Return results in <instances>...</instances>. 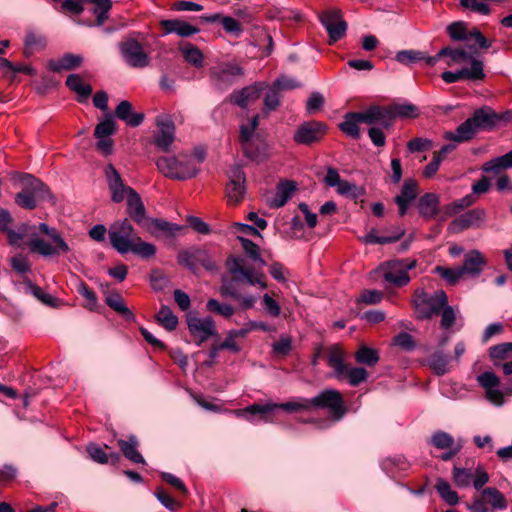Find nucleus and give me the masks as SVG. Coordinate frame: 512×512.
<instances>
[{"label": "nucleus", "mask_w": 512, "mask_h": 512, "mask_svg": "<svg viewBox=\"0 0 512 512\" xmlns=\"http://www.w3.org/2000/svg\"><path fill=\"white\" fill-rule=\"evenodd\" d=\"M327 364L334 370L335 376L338 379H342L346 371L347 366L344 363L343 352L337 346L330 349Z\"/></svg>", "instance_id": "ea45409f"}, {"label": "nucleus", "mask_w": 512, "mask_h": 512, "mask_svg": "<svg viewBox=\"0 0 512 512\" xmlns=\"http://www.w3.org/2000/svg\"><path fill=\"white\" fill-rule=\"evenodd\" d=\"M106 304L117 313L121 314L126 320H133L134 315L126 306L122 296L118 293H112L106 297Z\"/></svg>", "instance_id": "a18cd8bd"}, {"label": "nucleus", "mask_w": 512, "mask_h": 512, "mask_svg": "<svg viewBox=\"0 0 512 512\" xmlns=\"http://www.w3.org/2000/svg\"><path fill=\"white\" fill-rule=\"evenodd\" d=\"M336 190L338 194L353 200H357L365 194V189L363 187L350 183L347 180H343Z\"/></svg>", "instance_id": "5fc2aeb1"}, {"label": "nucleus", "mask_w": 512, "mask_h": 512, "mask_svg": "<svg viewBox=\"0 0 512 512\" xmlns=\"http://www.w3.org/2000/svg\"><path fill=\"white\" fill-rule=\"evenodd\" d=\"M446 32L454 41H465L466 44H470V41L473 40L475 48L488 49L491 47V42L478 29L474 28L468 31L467 23L464 21L452 22L446 27Z\"/></svg>", "instance_id": "9d476101"}, {"label": "nucleus", "mask_w": 512, "mask_h": 512, "mask_svg": "<svg viewBox=\"0 0 512 512\" xmlns=\"http://www.w3.org/2000/svg\"><path fill=\"white\" fill-rule=\"evenodd\" d=\"M390 112L393 118H414L418 115V108L413 104H398Z\"/></svg>", "instance_id": "69168bd1"}, {"label": "nucleus", "mask_w": 512, "mask_h": 512, "mask_svg": "<svg viewBox=\"0 0 512 512\" xmlns=\"http://www.w3.org/2000/svg\"><path fill=\"white\" fill-rule=\"evenodd\" d=\"M158 170L164 176L184 180L191 177V170L189 164L179 161L174 156L160 157L155 162Z\"/></svg>", "instance_id": "6ab92c4d"}, {"label": "nucleus", "mask_w": 512, "mask_h": 512, "mask_svg": "<svg viewBox=\"0 0 512 512\" xmlns=\"http://www.w3.org/2000/svg\"><path fill=\"white\" fill-rule=\"evenodd\" d=\"M498 117L497 114L487 106L474 111L473 115L461 123L455 132L447 131L444 139L463 143L471 140L478 130L492 128Z\"/></svg>", "instance_id": "20e7f679"}, {"label": "nucleus", "mask_w": 512, "mask_h": 512, "mask_svg": "<svg viewBox=\"0 0 512 512\" xmlns=\"http://www.w3.org/2000/svg\"><path fill=\"white\" fill-rule=\"evenodd\" d=\"M310 401L311 408L328 409L334 421L341 420L347 412L341 393L335 389H325Z\"/></svg>", "instance_id": "6e6552de"}, {"label": "nucleus", "mask_w": 512, "mask_h": 512, "mask_svg": "<svg viewBox=\"0 0 512 512\" xmlns=\"http://www.w3.org/2000/svg\"><path fill=\"white\" fill-rule=\"evenodd\" d=\"M477 48L475 45L466 44V48H452L450 46L442 48L433 58L428 59L430 67L436 65V63L442 58L447 57V65L453 66L456 64L469 63L471 65V59H477L474 57Z\"/></svg>", "instance_id": "f8f14e48"}, {"label": "nucleus", "mask_w": 512, "mask_h": 512, "mask_svg": "<svg viewBox=\"0 0 512 512\" xmlns=\"http://www.w3.org/2000/svg\"><path fill=\"white\" fill-rule=\"evenodd\" d=\"M264 89V84L257 82L251 86L245 87L231 95L232 102L241 108H246L249 103L256 101Z\"/></svg>", "instance_id": "c85d7f7f"}, {"label": "nucleus", "mask_w": 512, "mask_h": 512, "mask_svg": "<svg viewBox=\"0 0 512 512\" xmlns=\"http://www.w3.org/2000/svg\"><path fill=\"white\" fill-rule=\"evenodd\" d=\"M243 74V68L236 63H223L211 71V76L219 88H226L232 85Z\"/></svg>", "instance_id": "4be33fe9"}, {"label": "nucleus", "mask_w": 512, "mask_h": 512, "mask_svg": "<svg viewBox=\"0 0 512 512\" xmlns=\"http://www.w3.org/2000/svg\"><path fill=\"white\" fill-rule=\"evenodd\" d=\"M199 20L204 23H214L218 20H221L222 27L227 33L233 34L235 36H239L242 33L239 22L230 16L221 17L219 13H214L210 16L199 17Z\"/></svg>", "instance_id": "e433bc0d"}, {"label": "nucleus", "mask_w": 512, "mask_h": 512, "mask_svg": "<svg viewBox=\"0 0 512 512\" xmlns=\"http://www.w3.org/2000/svg\"><path fill=\"white\" fill-rule=\"evenodd\" d=\"M10 264L12 269L21 275L31 271V263L28 257L23 254L13 256L10 260Z\"/></svg>", "instance_id": "338daca9"}, {"label": "nucleus", "mask_w": 512, "mask_h": 512, "mask_svg": "<svg viewBox=\"0 0 512 512\" xmlns=\"http://www.w3.org/2000/svg\"><path fill=\"white\" fill-rule=\"evenodd\" d=\"M238 239L241 242L242 248L245 251V253L260 267H263L266 265V262L263 260L260 254V248L259 246L254 243L253 241L239 236Z\"/></svg>", "instance_id": "3c124183"}, {"label": "nucleus", "mask_w": 512, "mask_h": 512, "mask_svg": "<svg viewBox=\"0 0 512 512\" xmlns=\"http://www.w3.org/2000/svg\"><path fill=\"white\" fill-rule=\"evenodd\" d=\"M155 497L158 501L168 510L177 511L181 504L178 500L173 498L167 491H165L162 487H157L154 492Z\"/></svg>", "instance_id": "13d9d810"}, {"label": "nucleus", "mask_w": 512, "mask_h": 512, "mask_svg": "<svg viewBox=\"0 0 512 512\" xmlns=\"http://www.w3.org/2000/svg\"><path fill=\"white\" fill-rule=\"evenodd\" d=\"M440 199L435 193H426L418 201L419 213L425 219L434 218L439 212Z\"/></svg>", "instance_id": "2f4dec72"}, {"label": "nucleus", "mask_w": 512, "mask_h": 512, "mask_svg": "<svg viewBox=\"0 0 512 512\" xmlns=\"http://www.w3.org/2000/svg\"><path fill=\"white\" fill-rule=\"evenodd\" d=\"M108 236L111 246L119 254L131 252L143 259H148L156 253L155 245L142 240L127 218L112 223L108 230Z\"/></svg>", "instance_id": "7ed1b4c3"}, {"label": "nucleus", "mask_w": 512, "mask_h": 512, "mask_svg": "<svg viewBox=\"0 0 512 512\" xmlns=\"http://www.w3.org/2000/svg\"><path fill=\"white\" fill-rule=\"evenodd\" d=\"M296 189L294 182L285 181L281 182L277 186V191L273 198L268 200V204L271 208L283 207L287 201L291 198L294 190Z\"/></svg>", "instance_id": "f704fd0d"}, {"label": "nucleus", "mask_w": 512, "mask_h": 512, "mask_svg": "<svg viewBox=\"0 0 512 512\" xmlns=\"http://www.w3.org/2000/svg\"><path fill=\"white\" fill-rule=\"evenodd\" d=\"M29 292L42 303L48 306H56L57 299L48 293H45L39 286L33 284L29 279L25 280Z\"/></svg>", "instance_id": "4d7b16f0"}, {"label": "nucleus", "mask_w": 512, "mask_h": 512, "mask_svg": "<svg viewBox=\"0 0 512 512\" xmlns=\"http://www.w3.org/2000/svg\"><path fill=\"white\" fill-rule=\"evenodd\" d=\"M355 359L358 363L372 367L376 365L380 359L376 349L362 345L355 353Z\"/></svg>", "instance_id": "49530a36"}, {"label": "nucleus", "mask_w": 512, "mask_h": 512, "mask_svg": "<svg viewBox=\"0 0 512 512\" xmlns=\"http://www.w3.org/2000/svg\"><path fill=\"white\" fill-rule=\"evenodd\" d=\"M361 124L357 112H348L344 115L343 121L339 124V129L347 136L353 139L360 138L359 125Z\"/></svg>", "instance_id": "58836bf2"}, {"label": "nucleus", "mask_w": 512, "mask_h": 512, "mask_svg": "<svg viewBox=\"0 0 512 512\" xmlns=\"http://www.w3.org/2000/svg\"><path fill=\"white\" fill-rule=\"evenodd\" d=\"M157 130L153 134L154 145L162 152H169L175 140V126L167 116L156 118Z\"/></svg>", "instance_id": "dca6fc26"}, {"label": "nucleus", "mask_w": 512, "mask_h": 512, "mask_svg": "<svg viewBox=\"0 0 512 512\" xmlns=\"http://www.w3.org/2000/svg\"><path fill=\"white\" fill-rule=\"evenodd\" d=\"M319 20L328 33L329 44L339 41L346 35L348 24L339 9L322 12L319 15Z\"/></svg>", "instance_id": "9b49d317"}, {"label": "nucleus", "mask_w": 512, "mask_h": 512, "mask_svg": "<svg viewBox=\"0 0 512 512\" xmlns=\"http://www.w3.org/2000/svg\"><path fill=\"white\" fill-rule=\"evenodd\" d=\"M508 168H512V150L502 156L487 161L482 166L484 172L494 174H498L501 170Z\"/></svg>", "instance_id": "a19ab883"}, {"label": "nucleus", "mask_w": 512, "mask_h": 512, "mask_svg": "<svg viewBox=\"0 0 512 512\" xmlns=\"http://www.w3.org/2000/svg\"><path fill=\"white\" fill-rule=\"evenodd\" d=\"M226 266L230 277L222 278L221 295L240 300L245 309L252 308L256 301L255 297L251 295L243 297L239 286L242 284L258 285L260 288L266 289L265 275L260 270L248 266L246 259L240 256L230 255L226 260Z\"/></svg>", "instance_id": "f03ea898"}, {"label": "nucleus", "mask_w": 512, "mask_h": 512, "mask_svg": "<svg viewBox=\"0 0 512 512\" xmlns=\"http://www.w3.org/2000/svg\"><path fill=\"white\" fill-rule=\"evenodd\" d=\"M327 132L325 124L319 121H308L299 125L293 135V140L300 145L311 146L322 140Z\"/></svg>", "instance_id": "ddd939ff"}, {"label": "nucleus", "mask_w": 512, "mask_h": 512, "mask_svg": "<svg viewBox=\"0 0 512 512\" xmlns=\"http://www.w3.org/2000/svg\"><path fill=\"white\" fill-rule=\"evenodd\" d=\"M206 307L208 311L217 313L225 318H229L234 314V308L230 304H222L216 299H210Z\"/></svg>", "instance_id": "e2e57ef3"}, {"label": "nucleus", "mask_w": 512, "mask_h": 512, "mask_svg": "<svg viewBox=\"0 0 512 512\" xmlns=\"http://www.w3.org/2000/svg\"><path fill=\"white\" fill-rule=\"evenodd\" d=\"M430 443L441 450L457 444L455 443L454 438L449 433L444 431L435 432L430 439Z\"/></svg>", "instance_id": "052dcab7"}, {"label": "nucleus", "mask_w": 512, "mask_h": 512, "mask_svg": "<svg viewBox=\"0 0 512 512\" xmlns=\"http://www.w3.org/2000/svg\"><path fill=\"white\" fill-rule=\"evenodd\" d=\"M394 345L405 351H413L416 348V342L412 335L407 332H400L393 338Z\"/></svg>", "instance_id": "774afa93"}, {"label": "nucleus", "mask_w": 512, "mask_h": 512, "mask_svg": "<svg viewBox=\"0 0 512 512\" xmlns=\"http://www.w3.org/2000/svg\"><path fill=\"white\" fill-rule=\"evenodd\" d=\"M344 376H347L348 382L351 386L356 387L366 381L368 373L363 367H347Z\"/></svg>", "instance_id": "680f3d73"}, {"label": "nucleus", "mask_w": 512, "mask_h": 512, "mask_svg": "<svg viewBox=\"0 0 512 512\" xmlns=\"http://www.w3.org/2000/svg\"><path fill=\"white\" fill-rule=\"evenodd\" d=\"M477 198L473 194H468L458 200L453 201L452 203L446 205L445 212L447 215L452 216L465 208L470 207L476 202Z\"/></svg>", "instance_id": "603ef678"}, {"label": "nucleus", "mask_w": 512, "mask_h": 512, "mask_svg": "<svg viewBox=\"0 0 512 512\" xmlns=\"http://www.w3.org/2000/svg\"><path fill=\"white\" fill-rule=\"evenodd\" d=\"M157 323L167 331H174L178 325V318L167 305H161L156 314Z\"/></svg>", "instance_id": "37998d69"}, {"label": "nucleus", "mask_w": 512, "mask_h": 512, "mask_svg": "<svg viewBox=\"0 0 512 512\" xmlns=\"http://www.w3.org/2000/svg\"><path fill=\"white\" fill-rule=\"evenodd\" d=\"M11 179L23 186V190L15 196V202L22 208L32 210L37 206L38 201L52 198L49 188L31 174L14 172L11 174Z\"/></svg>", "instance_id": "39448f33"}, {"label": "nucleus", "mask_w": 512, "mask_h": 512, "mask_svg": "<svg viewBox=\"0 0 512 512\" xmlns=\"http://www.w3.org/2000/svg\"><path fill=\"white\" fill-rule=\"evenodd\" d=\"M65 83L71 91L78 95L80 102L86 101L92 93L91 85L84 83L79 74H70Z\"/></svg>", "instance_id": "4c0bfd02"}, {"label": "nucleus", "mask_w": 512, "mask_h": 512, "mask_svg": "<svg viewBox=\"0 0 512 512\" xmlns=\"http://www.w3.org/2000/svg\"><path fill=\"white\" fill-rule=\"evenodd\" d=\"M482 496L493 509L505 510L508 506L505 496L496 488L488 487L482 490Z\"/></svg>", "instance_id": "c03bdc74"}, {"label": "nucleus", "mask_w": 512, "mask_h": 512, "mask_svg": "<svg viewBox=\"0 0 512 512\" xmlns=\"http://www.w3.org/2000/svg\"><path fill=\"white\" fill-rule=\"evenodd\" d=\"M417 197V183L412 179L405 180L400 194L395 197V203L399 208V215L404 216L411 203Z\"/></svg>", "instance_id": "bb28decb"}, {"label": "nucleus", "mask_w": 512, "mask_h": 512, "mask_svg": "<svg viewBox=\"0 0 512 512\" xmlns=\"http://www.w3.org/2000/svg\"><path fill=\"white\" fill-rule=\"evenodd\" d=\"M486 259L478 250H471L464 256L463 264L460 266L463 277H478L486 266Z\"/></svg>", "instance_id": "393cba45"}, {"label": "nucleus", "mask_w": 512, "mask_h": 512, "mask_svg": "<svg viewBox=\"0 0 512 512\" xmlns=\"http://www.w3.org/2000/svg\"><path fill=\"white\" fill-rule=\"evenodd\" d=\"M105 176L107 179L108 187L111 191V199L115 203H120L125 198L127 199L129 196V190H134L133 188L126 186L123 183L121 175L112 164L106 166Z\"/></svg>", "instance_id": "5701e85b"}, {"label": "nucleus", "mask_w": 512, "mask_h": 512, "mask_svg": "<svg viewBox=\"0 0 512 512\" xmlns=\"http://www.w3.org/2000/svg\"><path fill=\"white\" fill-rule=\"evenodd\" d=\"M254 130L246 125L240 127V141L245 156L253 161H260L264 155V149L255 147L253 141Z\"/></svg>", "instance_id": "a878e982"}, {"label": "nucleus", "mask_w": 512, "mask_h": 512, "mask_svg": "<svg viewBox=\"0 0 512 512\" xmlns=\"http://www.w3.org/2000/svg\"><path fill=\"white\" fill-rule=\"evenodd\" d=\"M163 35L175 34L180 38L192 36V24L180 18L163 19L160 21Z\"/></svg>", "instance_id": "cd10ccee"}, {"label": "nucleus", "mask_w": 512, "mask_h": 512, "mask_svg": "<svg viewBox=\"0 0 512 512\" xmlns=\"http://www.w3.org/2000/svg\"><path fill=\"white\" fill-rule=\"evenodd\" d=\"M93 5L92 13L96 16V25L102 26L109 19L112 0H85V4Z\"/></svg>", "instance_id": "79ce46f5"}, {"label": "nucleus", "mask_w": 512, "mask_h": 512, "mask_svg": "<svg viewBox=\"0 0 512 512\" xmlns=\"http://www.w3.org/2000/svg\"><path fill=\"white\" fill-rule=\"evenodd\" d=\"M227 349L233 353H238L240 351V346L235 342V338L230 334L227 335L224 341L212 343L211 349L209 351V357L213 361L218 356L220 350Z\"/></svg>", "instance_id": "09e8293b"}, {"label": "nucleus", "mask_w": 512, "mask_h": 512, "mask_svg": "<svg viewBox=\"0 0 512 512\" xmlns=\"http://www.w3.org/2000/svg\"><path fill=\"white\" fill-rule=\"evenodd\" d=\"M417 261L414 259H394L383 265V278L386 282L402 287L410 282L408 272L415 268Z\"/></svg>", "instance_id": "1a4fd4ad"}, {"label": "nucleus", "mask_w": 512, "mask_h": 512, "mask_svg": "<svg viewBox=\"0 0 512 512\" xmlns=\"http://www.w3.org/2000/svg\"><path fill=\"white\" fill-rule=\"evenodd\" d=\"M361 124L365 123L372 127H382L389 129L393 124L391 112L384 107L373 105L364 111L357 112Z\"/></svg>", "instance_id": "aec40b11"}, {"label": "nucleus", "mask_w": 512, "mask_h": 512, "mask_svg": "<svg viewBox=\"0 0 512 512\" xmlns=\"http://www.w3.org/2000/svg\"><path fill=\"white\" fill-rule=\"evenodd\" d=\"M427 362L433 371L439 376L448 372L447 365L449 363V357L442 351H436L432 353L429 356Z\"/></svg>", "instance_id": "8fccbe9b"}, {"label": "nucleus", "mask_w": 512, "mask_h": 512, "mask_svg": "<svg viewBox=\"0 0 512 512\" xmlns=\"http://www.w3.org/2000/svg\"><path fill=\"white\" fill-rule=\"evenodd\" d=\"M473 479V473L470 469L454 466L453 480L460 488L469 487Z\"/></svg>", "instance_id": "bf43d9fd"}, {"label": "nucleus", "mask_w": 512, "mask_h": 512, "mask_svg": "<svg viewBox=\"0 0 512 512\" xmlns=\"http://www.w3.org/2000/svg\"><path fill=\"white\" fill-rule=\"evenodd\" d=\"M486 220V211L482 208L471 209L454 219L448 226L451 233H459L471 227L478 228Z\"/></svg>", "instance_id": "412c9836"}, {"label": "nucleus", "mask_w": 512, "mask_h": 512, "mask_svg": "<svg viewBox=\"0 0 512 512\" xmlns=\"http://www.w3.org/2000/svg\"><path fill=\"white\" fill-rule=\"evenodd\" d=\"M12 224L11 213L0 208V232L7 235L10 245L18 246L25 237H29L28 246L31 252L43 257L58 256L70 251L61 233L46 223H40L38 226L22 223L17 230L12 229Z\"/></svg>", "instance_id": "f257e3e1"}, {"label": "nucleus", "mask_w": 512, "mask_h": 512, "mask_svg": "<svg viewBox=\"0 0 512 512\" xmlns=\"http://www.w3.org/2000/svg\"><path fill=\"white\" fill-rule=\"evenodd\" d=\"M139 445V442L136 438V436L131 435L129 437V440H118V446L120 450L122 451L123 455L130 461L136 464H144L145 460L143 456L138 452L137 447Z\"/></svg>", "instance_id": "c9c22d12"}, {"label": "nucleus", "mask_w": 512, "mask_h": 512, "mask_svg": "<svg viewBox=\"0 0 512 512\" xmlns=\"http://www.w3.org/2000/svg\"><path fill=\"white\" fill-rule=\"evenodd\" d=\"M434 273L446 280L450 285H455L463 277L460 266L456 268L436 266Z\"/></svg>", "instance_id": "6e6d98bb"}, {"label": "nucleus", "mask_w": 512, "mask_h": 512, "mask_svg": "<svg viewBox=\"0 0 512 512\" xmlns=\"http://www.w3.org/2000/svg\"><path fill=\"white\" fill-rule=\"evenodd\" d=\"M196 263L201 265L210 274L218 272L215 260L204 250L194 251V265Z\"/></svg>", "instance_id": "864d4df0"}, {"label": "nucleus", "mask_w": 512, "mask_h": 512, "mask_svg": "<svg viewBox=\"0 0 512 512\" xmlns=\"http://www.w3.org/2000/svg\"><path fill=\"white\" fill-rule=\"evenodd\" d=\"M116 129V125L114 120L112 119L111 115H108V118L101 121L99 124H97L94 135L96 138H105L109 137L111 134L114 133Z\"/></svg>", "instance_id": "0e129e2a"}, {"label": "nucleus", "mask_w": 512, "mask_h": 512, "mask_svg": "<svg viewBox=\"0 0 512 512\" xmlns=\"http://www.w3.org/2000/svg\"><path fill=\"white\" fill-rule=\"evenodd\" d=\"M209 339H212V343L220 340V335L217 332L213 319L211 317H194V343L201 345Z\"/></svg>", "instance_id": "b1692460"}, {"label": "nucleus", "mask_w": 512, "mask_h": 512, "mask_svg": "<svg viewBox=\"0 0 512 512\" xmlns=\"http://www.w3.org/2000/svg\"><path fill=\"white\" fill-rule=\"evenodd\" d=\"M127 214L138 225H143L147 218L145 206L136 190H129V196L127 198Z\"/></svg>", "instance_id": "c756f323"}, {"label": "nucleus", "mask_w": 512, "mask_h": 512, "mask_svg": "<svg viewBox=\"0 0 512 512\" xmlns=\"http://www.w3.org/2000/svg\"><path fill=\"white\" fill-rule=\"evenodd\" d=\"M115 116L131 127H138L144 120L143 113L132 111V104L129 101H121L115 109Z\"/></svg>", "instance_id": "7c9ffc66"}, {"label": "nucleus", "mask_w": 512, "mask_h": 512, "mask_svg": "<svg viewBox=\"0 0 512 512\" xmlns=\"http://www.w3.org/2000/svg\"><path fill=\"white\" fill-rule=\"evenodd\" d=\"M229 181L226 185V197L230 204L240 203L246 193L245 173L238 165H234L228 171Z\"/></svg>", "instance_id": "4468645a"}, {"label": "nucleus", "mask_w": 512, "mask_h": 512, "mask_svg": "<svg viewBox=\"0 0 512 512\" xmlns=\"http://www.w3.org/2000/svg\"><path fill=\"white\" fill-rule=\"evenodd\" d=\"M433 56H429L426 52L415 49H406L398 51L395 55V61L405 66H412L419 62H425L430 67L429 60Z\"/></svg>", "instance_id": "473e14b6"}, {"label": "nucleus", "mask_w": 512, "mask_h": 512, "mask_svg": "<svg viewBox=\"0 0 512 512\" xmlns=\"http://www.w3.org/2000/svg\"><path fill=\"white\" fill-rule=\"evenodd\" d=\"M444 82L451 84L461 80L481 81L485 78L484 63L480 59H471L470 67H463L458 71H445L441 74Z\"/></svg>", "instance_id": "2eb2a0df"}, {"label": "nucleus", "mask_w": 512, "mask_h": 512, "mask_svg": "<svg viewBox=\"0 0 512 512\" xmlns=\"http://www.w3.org/2000/svg\"><path fill=\"white\" fill-rule=\"evenodd\" d=\"M414 308L418 319H430L438 315L448 303L447 295L443 290L430 294L423 289H417L414 294Z\"/></svg>", "instance_id": "0eeeda50"}, {"label": "nucleus", "mask_w": 512, "mask_h": 512, "mask_svg": "<svg viewBox=\"0 0 512 512\" xmlns=\"http://www.w3.org/2000/svg\"><path fill=\"white\" fill-rule=\"evenodd\" d=\"M435 488L440 497L449 505H456L459 497L456 491L452 490L451 485L445 479L439 478L436 482Z\"/></svg>", "instance_id": "de8ad7c7"}, {"label": "nucleus", "mask_w": 512, "mask_h": 512, "mask_svg": "<svg viewBox=\"0 0 512 512\" xmlns=\"http://www.w3.org/2000/svg\"><path fill=\"white\" fill-rule=\"evenodd\" d=\"M124 61L133 68H144L149 65L150 58L142 45L135 39H128L120 45Z\"/></svg>", "instance_id": "f3484780"}, {"label": "nucleus", "mask_w": 512, "mask_h": 512, "mask_svg": "<svg viewBox=\"0 0 512 512\" xmlns=\"http://www.w3.org/2000/svg\"><path fill=\"white\" fill-rule=\"evenodd\" d=\"M278 408L288 412L307 411L311 409V401L307 398H299L295 401H288L281 404L272 402L266 404H252L245 408L235 410L234 413L237 417H242L250 422H255L256 418H258L259 421L268 422V415Z\"/></svg>", "instance_id": "423d86ee"}, {"label": "nucleus", "mask_w": 512, "mask_h": 512, "mask_svg": "<svg viewBox=\"0 0 512 512\" xmlns=\"http://www.w3.org/2000/svg\"><path fill=\"white\" fill-rule=\"evenodd\" d=\"M478 384L485 389L486 399L495 406L501 407L504 402L505 392L498 387L500 385L499 377L492 371H485L477 376Z\"/></svg>", "instance_id": "a211bd4d"}, {"label": "nucleus", "mask_w": 512, "mask_h": 512, "mask_svg": "<svg viewBox=\"0 0 512 512\" xmlns=\"http://www.w3.org/2000/svg\"><path fill=\"white\" fill-rule=\"evenodd\" d=\"M83 62L81 55L66 53L59 60H49L48 68L53 72L62 70H73L79 67Z\"/></svg>", "instance_id": "72a5a7b5"}]
</instances>
